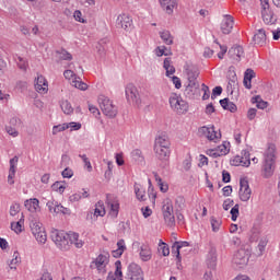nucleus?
<instances>
[{
	"label": "nucleus",
	"instance_id": "obj_55",
	"mask_svg": "<svg viewBox=\"0 0 280 280\" xmlns=\"http://www.w3.org/2000/svg\"><path fill=\"white\" fill-rule=\"evenodd\" d=\"M165 49H167V47L165 46H158L155 48V55L161 58V56H170V54L165 52Z\"/></svg>",
	"mask_w": 280,
	"mask_h": 280
},
{
	"label": "nucleus",
	"instance_id": "obj_52",
	"mask_svg": "<svg viewBox=\"0 0 280 280\" xmlns=\"http://www.w3.org/2000/svg\"><path fill=\"white\" fill-rule=\"evenodd\" d=\"M52 191H59V194H65L66 187L60 182H55L51 185Z\"/></svg>",
	"mask_w": 280,
	"mask_h": 280
},
{
	"label": "nucleus",
	"instance_id": "obj_2",
	"mask_svg": "<svg viewBox=\"0 0 280 280\" xmlns=\"http://www.w3.org/2000/svg\"><path fill=\"white\" fill-rule=\"evenodd\" d=\"M276 151H277V147L275 144H269L265 155V162L262 165L264 178H270L272 174H275V152Z\"/></svg>",
	"mask_w": 280,
	"mask_h": 280
},
{
	"label": "nucleus",
	"instance_id": "obj_60",
	"mask_svg": "<svg viewBox=\"0 0 280 280\" xmlns=\"http://www.w3.org/2000/svg\"><path fill=\"white\" fill-rule=\"evenodd\" d=\"M61 176L63 178H72L73 177V170L69 168V167H66L62 173H61Z\"/></svg>",
	"mask_w": 280,
	"mask_h": 280
},
{
	"label": "nucleus",
	"instance_id": "obj_12",
	"mask_svg": "<svg viewBox=\"0 0 280 280\" xmlns=\"http://www.w3.org/2000/svg\"><path fill=\"white\" fill-rule=\"evenodd\" d=\"M106 215V208L104 207V201H98L95 205L94 212L90 211L88 212L86 220H91L92 222H95L97 218H104Z\"/></svg>",
	"mask_w": 280,
	"mask_h": 280
},
{
	"label": "nucleus",
	"instance_id": "obj_47",
	"mask_svg": "<svg viewBox=\"0 0 280 280\" xmlns=\"http://www.w3.org/2000/svg\"><path fill=\"white\" fill-rule=\"evenodd\" d=\"M19 261H21L20 254H19V252H14L13 259L9 264L11 270H16V264H19Z\"/></svg>",
	"mask_w": 280,
	"mask_h": 280
},
{
	"label": "nucleus",
	"instance_id": "obj_34",
	"mask_svg": "<svg viewBox=\"0 0 280 280\" xmlns=\"http://www.w3.org/2000/svg\"><path fill=\"white\" fill-rule=\"evenodd\" d=\"M160 38L165 43V45H174V37L170 31L160 32Z\"/></svg>",
	"mask_w": 280,
	"mask_h": 280
},
{
	"label": "nucleus",
	"instance_id": "obj_28",
	"mask_svg": "<svg viewBox=\"0 0 280 280\" xmlns=\"http://www.w3.org/2000/svg\"><path fill=\"white\" fill-rule=\"evenodd\" d=\"M172 145V143L170 142V138L166 135H160L156 139H155V144L154 148H165V149H170Z\"/></svg>",
	"mask_w": 280,
	"mask_h": 280
},
{
	"label": "nucleus",
	"instance_id": "obj_31",
	"mask_svg": "<svg viewBox=\"0 0 280 280\" xmlns=\"http://www.w3.org/2000/svg\"><path fill=\"white\" fill-rule=\"evenodd\" d=\"M253 40L255 45L264 47V44L266 43V31L264 28L258 30L257 33L254 35Z\"/></svg>",
	"mask_w": 280,
	"mask_h": 280
},
{
	"label": "nucleus",
	"instance_id": "obj_42",
	"mask_svg": "<svg viewBox=\"0 0 280 280\" xmlns=\"http://www.w3.org/2000/svg\"><path fill=\"white\" fill-rule=\"evenodd\" d=\"M72 86H74L75 89H79V91H86V89H89V85L86 83H84L82 80H78L74 79L72 81Z\"/></svg>",
	"mask_w": 280,
	"mask_h": 280
},
{
	"label": "nucleus",
	"instance_id": "obj_33",
	"mask_svg": "<svg viewBox=\"0 0 280 280\" xmlns=\"http://www.w3.org/2000/svg\"><path fill=\"white\" fill-rule=\"evenodd\" d=\"M135 194L140 202H144V200H147L145 189L140 184H135Z\"/></svg>",
	"mask_w": 280,
	"mask_h": 280
},
{
	"label": "nucleus",
	"instance_id": "obj_10",
	"mask_svg": "<svg viewBox=\"0 0 280 280\" xmlns=\"http://www.w3.org/2000/svg\"><path fill=\"white\" fill-rule=\"evenodd\" d=\"M126 280H144L143 269L136 262L129 264L126 273Z\"/></svg>",
	"mask_w": 280,
	"mask_h": 280
},
{
	"label": "nucleus",
	"instance_id": "obj_45",
	"mask_svg": "<svg viewBox=\"0 0 280 280\" xmlns=\"http://www.w3.org/2000/svg\"><path fill=\"white\" fill-rule=\"evenodd\" d=\"M175 209L176 211H183V209H185V197L178 196L175 199Z\"/></svg>",
	"mask_w": 280,
	"mask_h": 280
},
{
	"label": "nucleus",
	"instance_id": "obj_27",
	"mask_svg": "<svg viewBox=\"0 0 280 280\" xmlns=\"http://www.w3.org/2000/svg\"><path fill=\"white\" fill-rule=\"evenodd\" d=\"M207 266L211 270H214L215 266H218V254L215 252V248H211L208 254L207 258Z\"/></svg>",
	"mask_w": 280,
	"mask_h": 280
},
{
	"label": "nucleus",
	"instance_id": "obj_6",
	"mask_svg": "<svg viewBox=\"0 0 280 280\" xmlns=\"http://www.w3.org/2000/svg\"><path fill=\"white\" fill-rule=\"evenodd\" d=\"M260 3L262 8L261 16L264 23H266V25H275L277 23V15H275V12L270 10V4L268 3V0H260Z\"/></svg>",
	"mask_w": 280,
	"mask_h": 280
},
{
	"label": "nucleus",
	"instance_id": "obj_16",
	"mask_svg": "<svg viewBox=\"0 0 280 280\" xmlns=\"http://www.w3.org/2000/svg\"><path fill=\"white\" fill-rule=\"evenodd\" d=\"M116 24L117 27H121L125 32H130V30H132V19H130V15L126 13L118 15Z\"/></svg>",
	"mask_w": 280,
	"mask_h": 280
},
{
	"label": "nucleus",
	"instance_id": "obj_4",
	"mask_svg": "<svg viewBox=\"0 0 280 280\" xmlns=\"http://www.w3.org/2000/svg\"><path fill=\"white\" fill-rule=\"evenodd\" d=\"M98 104L103 115H106L109 119H115V117H117L118 109L110 98L101 95L98 96Z\"/></svg>",
	"mask_w": 280,
	"mask_h": 280
},
{
	"label": "nucleus",
	"instance_id": "obj_41",
	"mask_svg": "<svg viewBox=\"0 0 280 280\" xmlns=\"http://www.w3.org/2000/svg\"><path fill=\"white\" fill-rule=\"evenodd\" d=\"M158 250H159V253H162L163 257L170 256V245H167V243L161 242L159 244Z\"/></svg>",
	"mask_w": 280,
	"mask_h": 280
},
{
	"label": "nucleus",
	"instance_id": "obj_56",
	"mask_svg": "<svg viewBox=\"0 0 280 280\" xmlns=\"http://www.w3.org/2000/svg\"><path fill=\"white\" fill-rule=\"evenodd\" d=\"M253 78H255V70L247 69L244 74V80H248V82H252Z\"/></svg>",
	"mask_w": 280,
	"mask_h": 280
},
{
	"label": "nucleus",
	"instance_id": "obj_36",
	"mask_svg": "<svg viewBox=\"0 0 280 280\" xmlns=\"http://www.w3.org/2000/svg\"><path fill=\"white\" fill-rule=\"evenodd\" d=\"M153 176L160 187V191H162L163 194L167 192V190L170 189V186H167V184L163 183V179L161 178V176H159V173L153 172Z\"/></svg>",
	"mask_w": 280,
	"mask_h": 280
},
{
	"label": "nucleus",
	"instance_id": "obj_49",
	"mask_svg": "<svg viewBox=\"0 0 280 280\" xmlns=\"http://www.w3.org/2000/svg\"><path fill=\"white\" fill-rule=\"evenodd\" d=\"M54 213H62L63 215H67L70 213V210L69 208H65L62 205L57 202L56 207L54 208Z\"/></svg>",
	"mask_w": 280,
	"mask_h": 280
},
{
	"label": "nucleus",
	"instance_id": "obj_62",
	"mask_svg": "<svg viewBox=\"0 0 280 280\" xmlns=\"http://www.w3.org/2000/svg\"><path fill=\"white\" fill-rule=\"evenodd\" d=\"M218 95H222V86H215L212 90L211 100H215V97H218Z\"/></svg>",
	"mask_w": 280,
	"mask_h": 280
},
{
	"label": "nucleus",
	"instance_id": "obj_44",
	"mask_svg": "<svg viewBox=\"0 0 280 280\" xmlns=\"http://www.w3.org/2000/svg\"><path fill=\"white\" fill-rule=\"evenodd\" d=\"M60 106L65 115H71V113H73V107L71 106V103H69V101L61 102Z\"/></svg>",
	"mask_w": 280,
	"mask_h": 280
},
{
	"label": "nucleus",
	"instance_id": "obj_7",
	"mask_svg": "<svg viewBox=\"0 0 280 280\" xmlns=\"http://www.w3.org/2000/svg\"><path fill=\"white\" fill-rule=\"evenodd\" d=\"M163 218L166 226H176V218L174 217V206L172 201L166 200L162 207Z\"/></svg>",
	"mask_w": 280,
	"mask_h": 280
},
{
	"label": "nucleus",
	"instance_id": "obj_43",
	"mask_svg": "<svg viewBox=\"0 0 280 280\" xmlns=\"http://www.w3.org/2000/svg\"><path fill=\"white\" fill-rule=\"evenodd\" d=\"M210 222H211L212 231H213L214 233H218V231H220V226H222V220L215 219V217H212V218L210 219Z\"/></svg>",
	"mask_w": 280,
	"mask_h": 280
},
{
	"label": "nucleus",
	"instance_id": "obj_54",
	"mask_svg": "<svg viewBox=\"0 0 280 280\" xmlns=\"http://www.w3.org/2000/svg\"><path fill=\"white\" fill-rule=\"evenodd\" d=\"M201 91L203 92L202 100H209L211 97V91L209 90V86L207 84H201Z\"/></svg>",
	"mask_w": 280,
	"mask_h": 280
},
{
	"label": "nucleus",
	"instance_id": "obj_29",
	"mask_svg": "<svg viewBox=\"0 0 280 280\" xmlns=\"http://www.w3.org/2000/svg\"><path fill=\"white\" fill-rule=\"evenodd\" d=\"M220 105L222 106L223 110H230V113H237V105L231 102V100H229L228 97L220 100Z\"/></svg>",
	"mask_w": 280,
	"mask_h": 280
},
{
	"label": "nucleus",
	"instance_id": "obj_5",
	"mask_svg": "<svg viewBox=\"0 0 280 280\" xmlns=\"http://www.w3.org/2000/svg\"><path fill=\"white\" fill-rule=\"evenodd\" d=\"M126 100L128 104L132 106H141V95L139 94V90L135 84L129 83L125 88Z\"/></svg>",
	"mask_w": 280,
	"mask_h": 280
},
{
	"label": "nucleus",
	"instance_id": "obj_58",
	"mask_svg": "<svg viewBox=\"0 0 280 280\" xmlns=\"http://www.w3.org/2000/svg\"><path fill=\"white\" fill-rule=\"evenodd\" d=\"M21 211V206L19 203H13L10 208V215H16Z\"/></svg>",
	"mask_w": 280,
	"mask_h": 280
},
{
	"label": "nucleus",
	"instance_id": "obj_23",
	"mask_svg": "<svg viewBox=\"0 0 280 280\" xmlns=\"http://www.w3.org/2000/svg\"><path fill=\"white\" fill-rule=\"evenodd\" d=\"M115 267V273L109 272L106 280H125L124 272L121 271V260H117Z\"/></svg>",
	"mask_w": 280,
	"mask_h": 280
},
{
	"label": "nucleus",
	"instance_id": "obj_38",
	"mask_svg": "<svg viewBox=\"0 0 280 280\" xmlns=\"http://www.w3.org/2000/svg\"><path fill=\"white\" fill-rule=\"evenodd\" d=\"M244 163H246V159L242 155H236L232 161V165H235V166L242 165V167H248L250 165V164H244Z\"/></svg>",
	"mask_w": 280,
	"mask_h": 280
},
{
	"label": "nucleus",
	"instance_id": "obj_8",
	"mask_svg": "<svg viewBox=\"0 0 280 280\" xmlns=\"http://www.w3.org/2000/svg\"><path fill=\"white\" fill-rule=\"evenodd\" d=\"M30 226L35 240H37L39 244H45V242H47V232H45V228H43V223L32 221L30 223Z\"/></svg>",
	"mask_w": 280,
	"mask_h": 280
},
{
	"label": "nucleus",
	"instance_id": "obj_57",
	"mask_svg": "<svg viewBox=\"0 0 280 280\" xmlns=\"http://www.w3.org/2000/svg\"><path fill=\"white\" fill-rule=\"evenodd\" d=\"M217 152H219V156H226L229 149L226 148V144H221L217 148Z\"/></svg>",
	"mask_w": 280,
	"mask_h": 280
},
{
	"label": "nucleus",
	"instance_id": "obj_25",
	"mask_svg": "<svg viewBox=\"0 0 280 280\" xmlns=\"http://www.w3.org/2000/svg\"><path fill=\"white\" fill-rule=\"evenodd\" d=\"M228 55L230 58H232V60L240 62L241 58L244 56V48L242 46H233L228 51Z\"/></svg>",
	"mask_w": 280,
	"mask_h": 280
},
{
	"label": "nucleus",
	"instance_id": "obj_22",
	"mask_svg": "<svg viewBox=\"0 0 280 280\" xmlns=\"http://www.w3.org/2000/svg\"><path fill=\"white\" fill-rule=\"evenodd\" d=\"M35 90L37 91V93H47V91L49 90V85L47 84V79H45V77H37V79L35 80Z\"/></svg>",
	"mask_w": 280,
	"mask_h": 280
},
{
	"label": "nucleus",
	"instance_id": "obj_64",
	"mask_svg": "<svg viewBox=\"0 0 280 280\" xmlns=\"http://www.w3.org/2000/svg\"><path fill=\"white\" fill-rule=\"evenodd\" d=\"M40 280H54V277H51L49 271L45 270L40 277Z\"/></svg>",
	"mask_w": 280,
	"mask_h": 280
},
{
	"label": "nucleus",
	"instance_id": "obj_24",
	"mask_svg": "<svg viewBox=\"0 0 280 280\" xmlns=\"http://www.w3.org/2000/svg\"><path fill=\"white\" fill-rule=\"evenodd\" d=\"M16 163H19V156H14L10 160V170L8 176L9 185H14V174H16Z\"/></svg>",
	"mask_w": 280,
	"mask_h": 280
},
{
	"label": "nucleus",
	"instance_id": "obj_1",
	"mask_svg": "<svg viewBox=\"0 0 280 280\" xmlns=\"http://www.w3.org/2000/svg\"><path fill=\"white\" fill-rule=\"evenodd\" d=\"M51 237L60 250H69L71 244H74L75 248H82L84 246V242L79 238L80 235L75 232L66 233L65 231L56 230L52 232Z\"/></svg>",
	"mask_w": 280,
	"mask_h": 280
},
{
	"label": "nucleus",
	"instance_id": "obj_37",
	"mask_svg": "<svg viewBox=\"0 0 280 280\" xmlns=\"http://www.w3.org/2000/svg\"><path fill=\"white\" fill-rule=\"evenodd\" d=\"M252 101L254 104H256L257 108H259L260 110L268 108V102L261 100V96L259 95L253 97Z\"/></svg>",
	"mask_w": 280,
	"mask_h": 280
},
{
	"label": "nucleus",
	"instance_id": "obj_53",
	"mask_svg": "<svg viewBox=\"0 0 280 280\" xmlns=\"http://www.w3.org/2000/svg\"><path fill=\"white\" fill-rule=\"evenodd\" d=\"M80 159H82L88 172L93 171V166L91 165V161H89V158H86V154H80Z\"/></svg>",
	"mask_w": 280,
	"mask_h": 280
},
{
	"label": "nucleus",
	"instance_id": "obj_26",
	"mask_svg": "<svg viewBox=\"0 0 280 280\" xmlns=\"http://www.w3.org/2000/svg\"><path fill=\"white\" fill-rule=\"evenodd\" d=\"M186 74L188 81H198L200 70L196 66H186Z\"/></svg>",
	"mask_w": 280,
	"mask_h": 280
},
{
	"label": "nucleus",
	"instance_id": "obj_9",
	"mask_svg": "<svg viewBox=\"0 0 280 280\" xmlns=\"http://www.w3.org/2000/svg\"><path fill=\"white\" fill-rule=\"evenodd\" d=\"M248 259H250V252L241 248L234 254L232 262L236 268H244V266H247Z\"/></svg>",
	"mask_w": 280,
	"mask_h": 280
},
{
	"label": "nucleus",
	"instance_id": "obj_50",
	"mask_svg": "<svg viewBox=\"0 0 280 280\" xmlns=\"http://www.w3.org/2000/svg\"><path fill=\"white\" fill-rule=\"evenodd\" d=\"M231 215H232V221L236 222L237 218L240 217V205H235L231 211H230Z\"/></svg>",
	"mask_w": 280,
	"mask_h": 280
},
{
	"label": "nucleus",
	"instance_id": "obj_35",
	"mask_svg": "<svg viewBox=\"0 0 280 280\" xmlns=\"http://www.w3.org/2000/svg\"><path fill=\"white\" fill-rule=\"evenodd\" d=\"M164 69L166 71L167 78H170V75H174V73H176V68H174V66H172V59L171 58H165L164 59Z\"/></svg>",
	"mask_w": 280,
	"mask_h": 280
},
{
	"label": "nucleus",
	"instance_id": "obj_18",
	"mask_svg": "<svg viewBox=\"0 0 280 280\" xmlns=\"http://www.w3.org/2000/svg\"><path fill=\"white\" fill-rule=\"evenodd\" d=\"M198 89H200V83L198 81H188L184 95L189 100H194L196 93H198Z\"/></svg>",
	"mask_w": 280,
	"mask_h": 280
},
{
	"label": "nucleus",
	"instance_id": "obj_40",
	"mask_svg": "<svg viewBox=\"0 0 280 280\" xmlns=\"http://www.w3.org/2000/svg\"><path fill=\"white\" fill-rule=\"evenodd\" d=\"M131 158L133 161H136V163H143L144 161L143 153L139 149H136L131 152Z\"/></svg>",
	"mask_w": 280,
	"mask_h": 280
},
{
	"label": "nucleus",
	"instance_id": "obj_11",
	"mask_svg": "<svg viewBox=\"0 0 280 280\" xmlns=\"http://www.w3.org/2000/svg\"><path fill=\"white\" fill-rule=\"evenodd\" d=\"M252 195H253V190L248 185V179L246 177L241 178L238 196L242 202H248L250 200Z\"/></svg>",
	"mask_w": 280,
	"mask_h": 280
},
{
	"label": "nucleus",
	"instance_id": "obj_3",
	"mask_svg": "<svg viewBox=\"0 0 280 280\" xmlns=\"http://www.w3.org/2000/svg\"><path fill=\"white\" fill-rule=\"evenodd\" d=\"M168 102L172 110L177 115H185V113L189 110L187 101L183 100V97L176 93L171 94Z\"/></svg>",
	"mask_w": 280,
	"mask_h": 280
},
{
	"label": "nucleus",
	"instance_id": "obj_19",
	"mask_svg": "<svg viewBox=\"0 0 280 280\" xmlns=\"http://www.w3.org/2000/svg\"><path fill=\"white\" fill-rule=\"evenodd\" d=\"M95 265V268L98 272H106V266H108V256L101 254L96 257V259L92 262V266Z\"/></svg>",
	"mask_w": 280,
	"mask_h": 280
},
{
	"label": "nucleus",
	"instance_id": "obj_14",
	"mask_svg": "<svg viewBox=\"0 0 280 280\" xmlns=\"http://www.w3.org/2000/svg\"><path fill=\"white\" fill-rule=\"evenodd\" d=\"M154 152L158 161H161V167H165V165H167V162L170 161V154H172L170 149L154 147Z\"/></svg>",
	"mask_w": 280,
	"mask_h": 280
},
{
	"label": "nucleus",
	"instance_id": "obj_61",
	"mask_svg": "<svg viewBox=\"0 0 280 280\" xmlns=\"http://www.w3.org/2000/svg\"><path fill=\"white\" fill-rule=\"evenodd\" d=\"M127 249L126 247V241L120 238L118 242H117V250H120L121 253H124L125 250Z\"/></svg>",
	"mask_w": 280,
	"mask_h": 280
},
{
	"label": "nucleus",
	"instance_id": "obj_48",
	"mask_svg": "<svg viewBox=\"0 0 280 280\" xmlns=\"http://www.w3.org/2000/svg\"><path fill=\"white\" fill-rule=\"evenodd\" d=\"M65 130H69V124L54 126L52 135H58V132H65Z\"/></svg>",
	"mask_w": 280,
	"mask_h": 280
},
{
	"label": "nucleus",
	"instance_id": "obj_51",
	"mask_svg": "<svg viewBox=\"0 0 280 280\" xmlns=\"http://www.w3.org/2000/svg\"><path fill=\"white\" fill-rule=\"evenodd\" d=\"M16 63L19 69L22 71H27V60L23 59V57H18Z\"/></svg>",
	"mask_w": 280,
	"mask_h": 280
},
{
	"label": "nucleus",
	"instance_id": "obj_21",
	"mask_svg": "<svg viewBox=\"0 0 280 280\" xmlns=\"http://www.w3.org/2000/svg\"><path fill=\"white\" fill-rule=\"evenodd\" d=\"M160 4L166 14H174V8H178V0H160Z\"/></svg>",
	"mask_w": 280,
	"mask_h": 280
},
{
	"label": "nucleus",
	"instance_id": "obj_15",
	"mask_svg": "<svg viewBox=\"0 0 280 280\" xmlns=\"http://www.w3.org/2000/svg\"><path fill=\"white\" fill-rule=\"evenodd\" d=\"M133 248L140 249V258L142 261H150L152 259V249H150V246L147 244H142L139 242H133L132 244Z\"/></svg>",
	"mask_w": 280,
	"mask_h": 280
},
{
	"label": "nucleus",
	"instance_id": "obj_39",
	"mask_svg": "<svg viewBox=\"0 0 280 280\" xmlns=\"http://www.w3.org/2000/svg\"><path fill=\"white\" fill-rule=\"evenodd\" d=\"M56 54H58L60 57V60H73V56L67 51V49L61 48L60 50H56Z\"/></svg>",
	"mask_w": 280,
	"mask_h": 280
},
{
	"label": "nucleus",
	"instance_id": "obj_46",
	"mask_svg": "<svg viewBox=\"0 0 280 280\" xmlns=\"http://www.w3.org/2000/svg\"><path fill=\"white\" fill-rule=\"evenodd\" d=\"M11 230L14 231V233H22L23 232V220L20 219L18 222L11 223Z\"/></svg>",
	"mask_w": 280,
	"mask_h": 280
},
{
	"label": "nucleus",
	"instance_id": "obj_63",
	"mask_svg": "<svg viewBox=\"0 0 280 280\" xmlns=\"http://www.w3.org/2000/svg\"><path fill=\"white\" fill-rule=\"evenodd\" d=\"M233 205H235V202H234L232 199H226V200H224V202H223V209H224V211H229V209H230L231 207H233Z\"/></svg>",
	"mask_w": 280,
	"mask_h": 280
},
{
	"label": "nucleus",
	"instance_id": "obj_20",
	"mask_svg": "<svg viewBox=\"0 0 280 280\" xmlns=\"http://www.w3.org/2000/svg\"><path fill=\"white\" fill-rule=\"evenodd\" d=\"M234 24H235V22L231 15H224V19L221 23L222 34H230L233 30Z\"/></svg>",
	"mask_w": 280,
	"mask_h": 280
},
{
	"label": "nucleus",
	"instance_id": "obj_59",
	"mask_svg": "<svg viewBox=\"0 0 280 280\" xmlns=\"http://www.w3.org/2000/svg\"><path fill=\"white\" fill-rule=\"evenodd\" d=\"M241 156H243V159H245L244 165H250V152L243 150L241 153Z\"/></svg>",
	"mask_w": 280,
	"mask_h": 280
},
{
	"label": "nucleus",
	"instance_id": "obj_32",
	"mask_svg": "<svg viewBox=\"0 0 280 280\" xmlns=\"http://www.w3.org/2000/svg\"><path fill=\"white\" fill-rule=\"evenodd\" d=\"M189 246V242L182 241V242H175L172 246V249L176 253V259L180 261V248H187Z\"/></svg>",
	"mask_w": 280,
	"mask_h": 280
},
{
	"label": "nucleus",
	"instance_id": "obj_17",
	"mask_svg": "<svg viewBox=\"0 0 280 280\" xmlns=\"http://www.w3.org/2000/svg\"><path fill=\"white\" fill-rule=\"evenodd\" d=\"M199 133L202 135L203 137L208 138L209 141H218L222 137V133H218L215 131V127H201L199 129Z\"/></svg>",
	"mask_w": 280,
	"mask_h": 280
},
{
	"label": "nucleus",
	"instance_id": "obj_13",
	"mask_svg": "<svg viewBox=\"0 0 280 280\" xmlns=\"http://www.w3.org/2000/svg\"><path fill=\"white\" fill-rule=\"evenodd\" d=\"M106 205L110 209V215H113V218H117V215H119V200L117 199V196L113 194H107Z\"/></svg>",
	"mask_w": 280,
	"mask_h": 280
},
{
	"label": "nucleus",
	"instance_id": "obj_30",
	"mask_svg": "<svg viewBox=\"0 0 280 280\" xmlns=\"http://www.w3.org/2000/svg\"><path fill=\"white\" fill-rule=\"evenodd\" d=\"M38 205H39V201L36 198L26 200L24 202L25 209H27V211H30L31 213H36V211L40 209Z\"/></svg>",
	"mask_w": 280,
	"mask_h": 280
}]
</instances>
